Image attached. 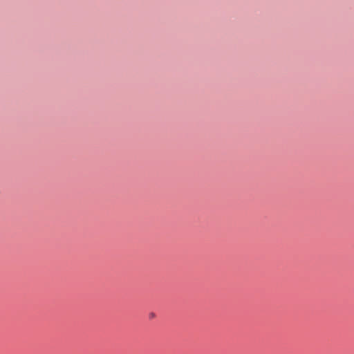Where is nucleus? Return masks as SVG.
<instances>
[{
  "label": "nucleus",
  "mask_w": 354,
  "mask_h": 354,
  "mask_svg": "<svg viewBox=\"0 0 354 354\" xmlns=\"http://www.w3.org/2000/svg\"><path fill=\"white\" fill-rule=\"evenodd\" d=\"M154 317H155V314L153 313H150V315H149L150 318H153Z\"/></svg>",
  "instance_id": "1"
}]
</instances>
